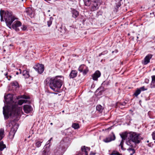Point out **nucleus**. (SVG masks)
I'll return each instance as SVG.
<instances>
[{
  "label": "nucleus",
  "instance_id": "obj_16",
  "mask_svg": "<svg viewBox=\"0 0 155 155\" xmlns=\"http://www.w3.org/2000/svg\"><path fill=\"white\" fill-rule=\"evenodd\" d=\"M72 16L74 18H76L79 15V12L75 9H73L71 11Z\"/></svg>",
  "mask_w": 155,
  "mask_h": 155
},
{
  "label": "nucleus",
  "instance_id": "obj_46",
  "mask_svg": "<svg viewBox=\"0 0 155 155\" xmlns=\"http://www.w3.org/2000/svg\"><path fill=\"white\" fill-rule=\"evenodd\" d=\"M95 153H93V152H91L90 153V155H95Z\"/></svg>",
  "mask_w": 155,
  "mask_h": 155
},
{
  "label": "nucleus",
  "instance_id": "obj_13",
  "mask_svg": "<svg viewBox=\"0 0 155 155\" xmlns=\"http://www.w3.org/2000/svg\"><path fill=\"white\" fill-rule=\"evenodd\" d=\"M152 55L149 54L147 55L145 58L143 64L144 65H146L148 64L150 61V60L152 58Z\"/></svg>",
  "mask_w": 155,
  "mask_h": 155
},
{
  "label": "nucleus",
  "instance_id": "obj_51",
  "mask_svg": "<svg viewBox=\"0 0 155 155\" xmlns=\"http://www.w3.org/2000/svg\"><path fill=\"white\" fill-rule=\"evenodd\" d=\"M19 74V73L18 72H16V75H18Z\"/></svg>",
  "mask_w": 155,
  "mask_h": 155
},
{
  "label": "nucleus",
  "instance_id": "obj_53",
  "mask_svg": "<svg viewBox=\"0 0 155 155\" xmlns=\"http://www.w3.org/2000/svg\"><path fill=\"white\" fill-rule=\"evenodd\" d=\"M50 124L52 125H53V123H50Z\"/></svg>",
  "mask_w": 155,
  "mask_h": 155
},
{
  "label": "nucleus",
  "instance_id": "obj_47",
  "mask_svg": "<svg viewBox=\"0 0 155 155\" xmlns=\"http://www.w3.org/2000/svg\"><path fill=\"white\" fill-rule=\"evenodd\" d=\"M66 138H65V139H64L63 140L61 141V144H63L64 140H66Z\"/></svg>",
  "mask_w": 155,
  "mask_h": 155
},
{
  "label": "nucleus",
  "instance_id": "obj_20",
  "mask_svg": "<svg viewBox=\"0 0 155 155\" xmlns=\"http://www.w3.org/2000/svg\"><path fill=\"white\" fill-rule=\"evenodd\" d=\"M152 81L151 84V88H155V75H153L151 76Z\"/></svg>",
  "mask_w": 155,
  "mask_h": 155
},
{
  "label": "nucleus",
  "instance_id": "obj_45",
  "mask_svg": "<svg viewBox=\"0 0 155 155\" xmlns=\"http://www.w3.org/2000/svg\"><path fill=\"white\" fill-rule=\"evenodd\" d=\"M120 5L121 4L120 3H119L116 5V7L117 8H118L119 7H120Z\"/></svg>",
  "mask_w": 155,
  "mask_h": 155
},
{
  "label": "nucleus",
  "instance_id": "obj_4",
  "mask_svg": "<svg viewBox=\"0 0 155 155\" xmlns=\"http://www.w3.org/2000/svg\"><path fill=\"white\" fill-rule=\"evenodd\" d=\"M61 76H58L51 78L50 84V88L55 92L57 91L60 89L62 85V81L59 79Z\"/></svg>",
  "mask_w": 155,
  "mask_h": 155
},
{
  "label": "nucleus",
  "instance_id": "obj_58",
  "mask_svg": "<svg viewBox=\"0 0 155 155\" xmlns=\"http://www.w3.org/2000/svg\"><path fill=\"white\" fill-rule=\"evenodd\" d=\"M114 52V51H113L112 52V53H113Z\"/></svg>",
  "mask_w": 155,
  "mask_h": 155
},
{
  "label": "nucleus",
  "instance_id": "obj_9",
  "mask_svg": "<svg viewBox=\"0 0 155 155\" xmlns=\"http://www.w3.org/2000/svg\"><path fill=\"white\" fill-rule=\"evenodd\" d=\"M15 126H13L11 129L9 135V138L10 139H13L15 134L17 131L16 128H15Z\"/></svg>",
  "mask_w": 155,
  "mask_h": 155
},
{
  "label": "nucleus",
  "instance_id": "obj_19",
  "mask_svg": "<svg viewBox=\"0 0 155 155\" xmlns=\"http://www.w3.org/2000/svg\"><path fill=\"white\" fill-rule=\"evenodd\" d=\"M50 152L48 148H44L42 152V155H50Z\"/></svg>",
  "mask_w": 155,
  "mask_h": 155
},
{
  "label": "nucleus",
  "instance_id": "obj_35",
  "mask_svg": "<svg viewBox=\"0 0 155 155\" xmlns=\"http://www.w3.org/2000/svg\"><path fill=\"white\" fill-rule=\"evenodd\" d=\"M52 18L50 17L49 20L47 21L48 25V27H50L52 24Z\"/></svg>",
  "mask_w": 155,
  "mask_h": 155
},
{
  "label": "nucleus",
  "instance_id": "obj_50",
  "mask_svg": "<svg viewBox=\"0 0 155 155\" xmlns=\"http://www.w3.org/2000/svg\"><path fill=\"white\" fill-rule=\"evenodd\" d=\"M19 71H20L19 73L21 74V69H19Z\"/></svg>",
  "mask_w": 155,
  "mask_h": 155
},
{
  "label": "nucleus",
  "instance_id": "obj_42",
  "mask_svg": "<svg viewBox=\"0 0 155 155\" xmlns=\"http://www.w3.org/2000/svg\"><path fill=\"white\" fill-rule=\"evenodd\" d=\"M152 138L154 140H155V132H154L152 134Z\"/></svg>",
  "mask_w": 155,
  "mask_h": 155
},
{
  "label": "nucleus",
  "instance_id": "obj_57",
  "mask_svg": "<svg viewBox=\"0 0 155 155\" xmlns=\"http://www.w3.org/2000/svg\"><path fill=\"white\" fill-rule=\"evenodd\" d=\"M149 142V141H148V140L147 141V143H148V142Z\"/></svg>",
  "mask_w": 155,
  "mask_h": 155
},
{
  "label": "nucleus",
  "instance_id": "obj_8",
  "mask_svg": "<svg viewBox=\"0 0 155 155\" xmlns=\"http://www.w3.org/2000/svg\"><path fill=\"white\" fill-rule=\"evenodd\" d=\"M116 137L113 132L112 133V134H110L109 137L103 140V141L105 143H108L115 139Z\"/></svg>",
  "mask_w": 155,
  "mask_h": 155
},
{
  "label": "nucleus",
  "instance_id": "obj_11",
  "mask_svg": "<svg viewBox=\"0 0 155 155\" xmlns=\"http://www.w3.org/2000/svg\"><path fill=\"white\" fill-rule=\"evenodd\" d=\"M102 14L103 12L101 11L97 12L95 16V19L98 21H101L103 18Z\"/></svg>",
  "mask_w": 155,
  "mask_h": 155
},
{
  "label": "nucleus",
  "instance_id": "obj_22",
  "mask_svg": "<svg viewBox=\"0 0 155 155\" xmlns=\"http://www.w3.org/2000/svg\"><path fill=\"white\" fill-rule=\"evenodd\" d=\"M4 136V130L3 128H1L0 129V141L3 139Z\"/></svg>",
  "mask_w": 155,
  "mask_h": 155
},
{
  "label": "nucleus",
  "instance_id": "obj_7",
  "mask_svg": "<svg viewBox=\"0 0 155 155\" xmlns=\"http://www.w3.org/2000/svg\"><path fill=\"white\" fill-rule=\"evenodd\" d=\"M35 70L39 73H42L44 70V65L42 64H37L34 67Z\"/></svg>",
  "mask_w": 155,
  "mask_h": 155
},
{
  "label": "nucleus",
  "instance_id": "obj_15",
  "mask_svg": "<svg viewBox=\"0 0 155 155\" xmlns=\"http://www.w3.org/2000/svg\"><path fill=\"white\" fill-rule=\"evenodd\" d=\"M81 150L82 152H85V155H88V152L90 151V148L83 146L81 147Z\"/></svg>",
  "mask_w": 155,
  "mask_h": 155
},
{
  "label": "nucleus",
  "instance_id": "obj_34",
  "mask_svg": "<svg viewBox=\"0 0 155 155\" xmlns=\"http://www.w3.org/2000/svg\"><path fill=\"white\" fill-rule=\"evenodd\" d=\"M88 71V69L87 67L86 66V68H84L83 70V74L84 75L86 74Z\"/></svg>",
  "mask_w": 155,
  "mask_h": 155
},
{
  "label": "nucleus",
  "instance_id": "obj_1",
  "mask_svg": "<svg viewBox=\"0 0 155 155\" xmlns=\"http://www.w3.org/2000/svg\"><path fill=\"white\" fill-rule=\"evenodd\" d=\"M4 99V103L6 105L3 107V113L5 119H7L9 116H11V113L16 112L18 107L17 104L21 105L23 103H26L28 101L25 100L21 99L19 100L17 103L13 101V97L10 94L5 96Z\"/></svg>",
  "mask_w": 155,
  "mask_h": 155
},
{
  "label": "nucleus",
  "instance_id": "obj_21",
  "mask_svg": "<svg viewBox=\"0 0 155 155\" xmlns=\"http://www.w3.org/2000/svg\"><path fill=\"white\" fill-rule=\"evenodd\" d=\"M6 145L4 144L3 141L0 142V155L2 154L1 151L3 150V149L6 148Z\"/></svg>",
  "mask_w": 155,
  "mask_h": 155
},
{
  "label": "nucleus",
  "instance_id": "obj_23",
  "mask_svg": "<svg viewBox=\"0 0 155 155\" xmlns=\"http://www.w3.org/2000/svg\"><path fill=\"white\" fill-rule=\"evenodd\" d=\"M22 75L24 76L25 78H28L30 76L28 72L26 70H24L23 71Z\"/></svg>",
  "mask_w": 155,
  "mask_h": 155
},
{
  "label": "nucleus",
  "instance_id": "obj_37",
  "mask_svg": "<svg viewBox=\"0 0 155 155\" xmlns=\"http://www.w3.org/2000/svg\"><path fill=\"white\" fill-rule=\"evenodd\" d=\"M26 12L28 15H30L31 14V9H27Z\"/></svg>",
  "mask_w": 155,
  "mask_h": 155
},
{
  "label": "nucleus",
  "instance_id": "obj_12",
  "mask_svg": "<svg viewBox=\"0 0 155 155\" xmlns=\"http://www.w3.org/2000/svg\"><path fill=\"white\" fill-rule=\"evenodd\" d=\"M101 75V73L99 71H96L92 75L93 79L94 81L97 80L98 78L100 77Z\"/></svg>",
  "mask_w": 155,
  "mask_h": 155
},
{
  "label": "nucleus",
  "instance_id": "obj_6",
  "mask_svg": "<svg viewBox=\"0 0 155 155\" xmlns=\"http://www.w3.org/2000/svg\"><path fill=\"white\" fill-rule=\"evenodd\" d=\"M21 23L20 21H16L12 25L11 28L12 27L16 31L18 32L19 31V29L18 27L21 26Z\"/></svg>",
  "mask_w": 155,
  "mask_h": 155
},
{
  "label": "nucleus",
  "instance_id": "obj_18",
  "mask_svg": "<svg viewBox=\"0 0 155 155\" xmlns=\"http://www.w3.org/2000/svg\"><path fill=\"white\" fill-rule=\"evenodd\" d=\"M43 141V139H42L39 140H36L35 143V146L38 148L39 147L41 146Z\"/></svg>",
  "mask_w": 155,
  "mask_h": 155
},
{
  "label": "nucleus",
  "instance_id": "obj_10",
  "mask_svg": "<svg viewBox=\"0 0 155 155\" xmlns=\"http://www.w3.org/2000/svg\"><path fill=\"white\" fill-rule=\"evenodd\" d=\"M23 110L25 113H29L32 111L33 109L31 106L28 105H25L23 107Z\"/></svg>",
  "mask_w": 155,
  "mask_h": 155
},
{
  "label": "nucleus",
  "instance_id": "obj_43",
  "mask_svg": "<svg viewBox=\"0 0 155 155\" xmlns=\"http://www.w3.org/2000/svg\"><path fill=\"white\" fill-rule=\"evenodd\" d=\"M126 104V103L125 102H123L122 103H120L121 105L122 106H125Z\"/></svg>",
  "mask_w": 155,
  "mask_h": 155
},
{
  "label": "nucleus",
  "instance_id": "obj_3",
  "mask_svg": "<svg viewBox=\"0 0 155 155\" xmlns=\"http://www.w3.org/2000/svg\"><path fill=\"white\" fill-rule=\"evenodd\" d=\"M0 16L1 21H3L4 17L7 25L10 29H11V25L15 19H17L14 15H13L12 12L6 11L5 12L4 11H0Z\"/></svg>",
  "mask_w": 155,
  "mask_h": 155
},
{
  "label": "nucleus",
  "instance_id": "obj_48",
  "mask_svg": "<svg viewBox=\"0 0 155 155\" xmlns=\"http://www.w3.org/2000/svg\"><path fill=\"white\" fill-rule=\"evenodd\" d=\"M106 83V82L104 81V82H103V84H105ZM106 83H106L107 85H108V84H109V82H107Z\"/></svg>",
  "mask_w": 155,
  "mask_h": 155
},
{
  "label": "nucleus",
  "instance_id": "obj_33",
  "mask_svg": "<svg viewBox=\"0 0 155 155\" xmlns=\"http://www.w3.org/2000/svg\"><path fill=\"white\" fill-rule=\"evenodd\" d=\"M51 80V78H48L45 79V82L46 84H48V83L50 84Z\"/></svg>",
  "mask_w": 155,
  "mask_h": 155
},
{
  "label": "nucleus",
  "instance_id": "obj_59",
  "mask_svg": "<svg viewBox=\"0 0 155 155\" xmlns=\"http://www.w3.org/2000/svg\"><path fill=\"white\" fill-rule=\"evenodd\" d=\"M154 142H155V141H154Z\"/></svg>",
  "mask_w": 155,
  "mask_h": 155
},
{
  "label": "nucleus",
  "instance_id": "obj_2",
  "mask_svg": "<svg viewBox=\"0 0 155 155\" xmlns=\"http://www.w3.org/2000/svg\"><path fill=\"white\" fill-rule=\"evenodd\" d=\"M127 139L126 144L131 148H129L127 150L129 152L132 151L130 155H133L135 153L134 148L136 147L137 144L139 143L140 140V134L135 132H131L127 134Z\"/></svg>",
  "mask_w": 155,
  "mask_h": 155
},
{
  "label": "nucleus",
  "instance_id": "obj_14",
  "mask_svg": "<svg viewBox=\"0 0 155 155\" xmlns=\"http://www.w3.org/2000/svg\"><path fill=\"white\" fill-rule=\"evenodd\" d=\"M78 72L76 70H72L69 74L70 78H73L76 77L77 75Z\"/></svg>",
  "mask_w": 155,
  "mask_h": 155
},
{
  "label": "nucleus",
  "instance_id": "obj_5",
  "mask_svg": "<svg viewBox=\"0 0 155 155\" xmlns=\"http://www.w3.org/2000/svg\"><path fill=\"white\" fill-rule=\"evenodd\" d=\"M101 0H91V10L94 11L97 10L101 4Z\"/></svg>",
  "mask_w": 155,
  "mask_h": 155
},
{
  "label": "nucleus",
  "instance_id": "obj_17",
  "mask_svg": "<svg viewBox=\"0 0 155 155\" xmlns=\"http://www.w3.org/2000/svg\"><path fill=\"white\" fill-rule=\"evenodd\" d=\"M62 149V147L60 146L59 147H57L54 150V153L57 155L60 154L61 153Z\"/></svg>",
  "mask_w": 155,
  "mask_h": 155
},
{
  "label": "nucleus",
  "instance_id": "obj_32",
  "mask_svg": "<svg viewBox=\"0 0 155 155\" xmlns=\"http://www.w3.org/2000/svg\"><path fill=\"white\" fill-rule=\"evenodd\" d=\"M110 155H122L121 154H120L119 152H118L116 151H113L111 154Z\"/></svg>",
  "mask_w": 155,
  "mask_h": 155
},
{
  "label": "nucleus",
  "instance_id": "obj_55",
  "mask_svg": "<svg viewBox=\"0 0 155 155\" xmlns=\"http://www.w3.org/2000/svg\"><path fill=\"white\" fill-rule=\"evenodd\" d=\"M139 38V37L138 36H137V38L138 39Z\"/></svg>",
  "mask_w": 155,
  "mask_h": 155
},
{
  "label": "nucleus",
  "instance_id": "obj_26",
  "mask_svg": "<svg viewBox=\"0 0 155 155\" xmlns=\"http://www.w3.org/2000/svg\"><path fill=\"white\" fill-rule=\"evenodd\" d=\"M96 110H97L101 112H102L103 108L100 105H97L96 107Z\"/></svg>",
  "mask_w": 155,
  "mask_h": 155
},
{
  "label": "nucleus",
  "instance_id": "obj_36",
  "mask_svg": "<svg viewBox=\"0 0 155 155\" xmlns=\"http://www.w3.org/2000/svg\"><path fill=\"white\" fill-rule=\"evenodd\" d=\"M139 89L140 90L141 92V91H144L147 90V88H146L144 86L140 87Z\"/></svg>",
  "mask_w": 155,
  "mask_h": 155
},
{
  "label": "nucleus",
  "instance_id": "obj_30",
  "mask_svg": "<svg viewBox=\"0 0 155 155\" xmlns=\"http://www.w3.org/2000/svg\"><path fill=\"white\" fill-rule=\"evenodd\" d=\"M17 98L18 99H20V98L28 99H29V97H27L25 95H23L19 96H18Z\"/></svg>",
  "mask_w": 155,
  "mask_h": 155
},
{
  "label": "nucleus",
  "instance_id": "obj_44",
  "mask_svg": "<svg viewBox=\"0 0 155 155\" xmlns=\"http://www.w3.org/2000/svg\"><path fill=\"white\" fill-rule=\"evenodd\" d=\"M149 82V80L148 79H146L145 80V82L147 84Z\"/></svg>",
  "mask_w": 155,
  "mask_h": 155
},
{
  "label": "nucleus",
  "instance_id": "obj_29",
  "mask_svg": "<svg viewBox=\"0 0 155 155\" xmlns=\"http://www.w3.org/2000/svg\"><path fill=\"white\" fill-rule=\"evenodd\" d=\"M127 134H120V137L122 138L121 140H123L124 141V140L126 139V138L127 137Z\"/></svg>",
  "mask_w": 155,
  "mask_h": 155
},
{
  "label": "nucleus",
  "instance_id": "obj_28",
  "mask_svg": "<svg viewBox=\"0 0 155 155\" xmlns=\"http://www.w3.org/2000/svg\"><path fill=\"white\" fill-rule=\"evenodd\" d=\"M72 127L74 129H77L79 128V125L78 124L74 123L72 124Z\"/></svg>",
  "mask_w": 155,
  "mask_h": 155
},
{
  "label": "nucleus",
  "instance_id": "obj_38",
  "mask_svg": "<svg viewBox=\"0 0 155 155\" xmlns=\"http://www.w3.org/2000/svg\"><path fill=\"white\" fill-rule=\"evenodd\" d=\"M4 75L7 78L8 80H10V79L12 78V76L11 75L8 76L7 73L4 74Z\"/></svg>",
  "mask_w": 155,
  "mask_h": 155
},
{
  "label": "nucleus",
  "instance_id": "obj_24",
  "mask_svg": "<svg viewBox=\"0 0 155 155\" xmlns=\"http://www.w3.org/2000/svg\"><path fill=\"white\" fill-rule=\"evenodd\" d=\"M86 66L84 64L81 65L78 68V70L80 72H82L83 70L86 68Z\"/></svg>",
  "mask_w": 155,
  "mask_h": 155
},
{
  "label": "nucleus",
  "instance_id": "obj_31",
  "mask_svg": "<svg viewBox=\"0 0 155 155\" xmlns=\"http://www.w3.org/2000/svg\"><path fill=\"white\" fill-rule=\"evenodd\" d=\"M124 143V141L123 140H121L120 142V143L119 145V146L120 147L121 149L123 150H125L126 149L124 148L123 145Z\"/></svg>",
  "mask_w": 155,
  "mask_h": 155
},
{
  "label": "nucleus",
  "instance_id": "obj_49",
  "mask_svg": "<svg viewBox=\"0 0 155 155\" xmlns=\"http://www.w3.org/2000/svg\"><path fill=\"white\" fill-rule=\"evenodd\" d=\"M11 123H9L8 124V125H7V126H8V125H9V127L10 126V124H11Z\"/></svg>",
  "mask_w": 155,
  "mask_h": 155
},
{
  "label": "nucleus",
  "instance_id": "obj_56",
  "mask_svg": "<svg viewBox=\"0 0 155 155\" xmlns=\"http://www.w3.org/2000/svg\"><path fill=\"white\" fill-rule=\"evenodd\" d=\"M62 113H64V110H63V111H62Z\"/></svg>",
  "mask_w": 155,
  "mask_h": 155
},
{
  "label": "nucleus",
  "instance_id": "obj_52",
  "mask_svg": "<svg viewBox=\"0 0 155 155\" xmlns=\"http://www.w3.org/2000/svg\"><path fill=\"white\" fill-rule=\"evenodd\" d=\"M52 139V138H51L50 139V140H49L48 141H50L51 140V139Z\"/></svg>",
  "mask_w": 155,
  "mask_h": 155
},
{
  "label": "nucleus",
  "instance_id": "obj_27",
  "mask_svg": "<svg viewBox=\"0 0 155 155\" xmlns=\"http://www.w3.org/2000/svg\"><path fill=\"white\" fill-rule=\"evenodd\" d=\"M140 90L139 88H137V90L134 93V95L137 97L140 94Z\"/></svg>",
  "mask_w": 155,
  "mask_h": 155
},
{
  "label": "nucleus",
  "instance_id": "obj_25",
  "mask_svg": "<svg viewBox=\"0 0 155 155\" xmlns=\"http://www.w3.org/2000/svg\"><path fill=\"white\" fill-rule=\"evenodd\" d=\"M84 3L86 6H89L91 3V0H83Z\"/></svg>",
  "mask_w": 155,
  "mask_h": 155
},
{
  "label": "nucleus",
  "instance_id": "obj_41",
  "mask_svg": "<svg viewBox=\"0 0 155 155\" xmlns=\"http://www.w3.org/2000/svg\"><path fill=\"white\" fill-rule=\"evenodd\" d=\"M21 28L22 30L23 31H25L27 29V27L25 25H23Z\"/></svg>",
  "mask_w": 155,
  "mask_h": 155
},
{
  "label": "nucleus",
  "instance_id": "obj_39",
  "mask_svg": "<svg viewBox=\"0 0 155 155\" xmlns=\"http://www.w3.org/2000/svg\"><path fill=\"white\" fill-rule=\"evenodd\" d=\"M108 53V51L107 50L104 51L101 53H100L99 54V56H101V55H104L107 54Z\"/></svg>",
  "mask_w": 155,
  "mask_h": 155
},
{
  "label": "nucleus",
  "instance_id": "obj_54",
  "mask_svg": "<svg viewBox=\"0 0 155 155\" xmlns=\"http://www.w3.org/2000/svg\"><path fill=\"white\" fill-rule=\"evenodd\" d=\"M115 51V52H116V53H117V50H116V51Z\"/></svg>",
  "mask_w": 155,
  "mask_h": 155
},
{
  "label": "nucleus",
  "instance_id": "obj_40",
  "mask_svg": "<svg viewBox=\"0 0 155 155\" xmlns=\"http://www.w3.org/2000/svg\"><path fill=\"white\" fill-rule=\"evenodd\" d=\"M12 85L18 87V84L17 82L15 81L12 83Z\"/></svg>",
  "mask_w": 155,
  "mask_h": 155
}]
</instances>
